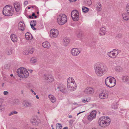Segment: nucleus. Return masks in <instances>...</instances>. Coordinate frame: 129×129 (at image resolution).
I'll list each match as a JSON object with an SVG mask.
<instances>
[{
    "instance_id": "a19ab883",
    "label": "nucleus",
    "mask_w": 129,
    "mask_h": 129,
    "mask_svg": "<svg viewBox=\"0 0 129 129\" xmlns=\"http://www.w3.org/2000/svg\"><path fill=\"white\" fill-rule=\"evenodd\" d=\"M17 113V111H13L10 112L9 114V116H10L12 115H14L15 114H16Z\"/></svg>"
},
{
    "instance_id": "09e8293b",
    "label": "nucleus",
    "mask_w": 129,
    "mask_h": 129,
    "mask_svg": "<svg viewBox=\"0 0 129 129\" xmlns=\"http://www.w3.org/2000/svg\"><path fill=\"white\" fill-rule=\"evenodd\" d=\"M82 100L83 102L85 103L89 101V100L87 99H83Z\"/></svg>"
},
{
    "instance_id": "ea45409f",
    "label": "nucleus",
    "mask_w": 129,
    "mask_h": 129,
    "mask_svg": "<svg viewBox=\"0 0 129 129\" xmlns=\"http://www.w3.org/2000/svg\"><path fill=\"white\" fill-rule=\"evenodd\" d=\"M126 10L127 13L129 14V4H127L126 7Z\"/></svg>"
},
{
    "instance_id": "7ed1b4c3",
    "label": "nucleus",
    "mask_w": 129,
    "mask_h": 129,
    "mask_svg": "<svg viewBox=\"0 0 129 129\" xmlns=\"http://www.w3.org/2000/svg\"><path fill=\"white\" fill-rule=\"evenodd\" d=\"M110 122V119L109 117L103 116L100 118L99 120V124L101 126L105 127L109 125Z\"/></svg>"
},
{
    "instance_id": "c03bdc74",
    "label": "nucleus",
    "mask_w": 129,
    "mask_h": 129,
    "mask_svg": "<svg viewBox=\"0 0 129 129\" xmlns=\"http://www.w3.org/2000/svg\"><path fill=\"white\" fill-rule=\"evenodd\" d=\"M60 91L62 92L67 93L68 92L67 89H60Z\"/></svg>"
},
{
    "instance_id": "7c9ffc66",
    "label": "nucleus",
    "mask_w": 129,
    "mask_h": 129,
    "mask_svg": "<svg viewBox=\"0 0 129 129\" xmlns=\"http://www.w3.org/2000/svg\"><path fill=\"white\" fill-rule=\"evenodd\" d=\"M19 103V101L18 99H16L14 100L13 102L11 104V105H14L15 104H18Z\"/></svg>"
},
{
    "instance_id": "f8f14e48",
    "label": "nucleus",
    "mask_w": 129,
    "mask_h": 129,
    "mask_svg": "<svg viewBox=\"0 0 129 129\" xmlns=\"http://www.w3.org/2000/svg\"><path fill=\"white\" fill-rule=\"evenodd\" d=\"M80 52L78 49L77 48H72L71 50V53L73 56H77Z\"/></svg>"
},
{
    "instance_id": "37998d69",
    "label": "nucleus",
    "mask_w": 129,
    "mask_h": 129,
    "mask_svg": "<svg viewBox=\"0 0 129 129\" xmlns=\"http://www.w3.org/2000/svg\"><path fill=\"white\" fill-rule=\"evenodd\" d=\"M87 118L89 120L91 121L94 118L90 114V115L88 116Z\"/></svg>"
},
{
    "instance_id": "338daca9",
    "label": "nucleus",
    "mask_w": 129,
    "mask_h": 129,
    "mask_svg": "<svg viewBox=\"0 0 129 129\" xmlns=\"http://www.w3.org/2000/svg\"><path fill=\"white\" fill-rule=\"evenodd\" d=\"M10 76L11 77H12V76H13V74H11L10 75Z\"/></svg>"
},
{
    "instance_id": "2f4dec72",
    "label": "nucleus",
    "mask_w": 129,
    "mask_h": 129,
    "mask_svg": "<svg viewBox=\"0 0 129 129\" xmlns=\"http://www.w3.org/2000/svg\"><path fill=\"white\" fill-rule=\"evenodd\" d=\"M84 2L85 5H90L92 4L91 0H85Z\"/></svg>"
},
{
    "instance_id": "13d9d810",
    "label": "nucleus",
    "mask_w": 129,
    "mask_h": 129,
    "mask_svg": "<svg viewBox=\"0 0 129 129\" xmlns=\"http://www.w3.org/2000/svg\"><path fill=\"white\" fill-rule=\"evenodd\" d=\"M36 97L37 99H39V97L37 95H36Z\"/></svg>"
},
{
    "instance_id": "9d476101",
    "label": "nucleus",
    "mask_w": 129,
    "mask_h": 129,
    "mask_svg": "<svg viewBox=\"0 0 129 129\" xmlns=\"http://www.w3.org/2000/svg\"><path fill=\"white\" fill-rule=\"evenodd\" d=\"M43 78L48 82H51L54 80V78L51 75H44Z\"/></svg>"
},
{
    "instance_id": "4468645a",
    "label": "nucleus",
    "mask_w": 129,
    "mask_h": 129,
    "mask_svg": "<svg viewBox=\"0 0 129 129\" xmlns=\"http://www.w3.org/2000/svg\"><path fill=\"white\" fill-rule=\"evenodd\" d=\"M23 106L25 108L31 107L33 105V104L31 102L27 100H24L22 102Z\"/></svg>"
},
{
    "instance_id": "393cba45",
    "label": "nucleus",
    "mask_w": 129,
    "mask_h": 129,
    "mask_svg": "<svg viewBox=\"0 0 129 129\" xmlns=\"http://www.w3.org/2000/svg\"><path fill=\"white\" fill-rule=\"evenodd\" d=\"M84 92L85 94H92L93 93L94 90L93 89H85Z\"/></svg>"
},
{
    "instance_id": "39448f33",
    "label": "nucleus",
    "mask_w": 129,
    "mask_h": 129,
    "mask_svg": "<svg viewBox=\"0 0 129 129\" xmlns=\"http://www.w3.org/2000/svg\"><path fill=\"white\" fill-rule=\"evenodd\" d=\"M12 8L10 6H6L3 9V15L7 16H12L13 13V10L12 9Z\"/></svg>"
},
{
    "instance_id": "aec40b11",
    "label": "nucleus",
    "mask_w": 129,
    "mask_h": 129,
    "mask_svg": "<svg viewBox=\"0 0 129 129\" xmlns=\"http://www.w3.org/2000/svg\"><path fill=\"white\" fill-rule=\"evenodd\" d=\"M127 13L123 14L122 15V17L123 19L127 21L129 20V15Z\"/></svg>"
},
{
    "instance_id": "b1692460",
    "label": "nucleus",
    "mask_w": 129,
    "mask_h": 129,
    "mask_svg": "<svg viewBox=\"0 0 129 129\" xmlns=\"http://www.w3.org/2000/svg\"><path fill=\"white\" fill-rule=\"evenodd\" d=\"M48 98L53 103L56 102V98L53 95L51 94L49 95H48Z\"/></svg>"
},
{
    "instance_id": "1a4fd4ad",
    "label": "nucleus",
    "mask_w": 129,
    "mask_h": 129,
    "mask_svg": "<svg viewBox=\"0 0 129 129\" xmlns=\"http://www.w3.org/2000/svg\"><path fill=\"white\" fill-rule=\"evenodd\" d=\"M50 37L51 38H56L58 34V31L56 29H53L50 31Z\"/></svg>"
},
{
    "instance_id": "4c0bfd02",
    "label": "nucleus",
    "mask_w": 129,
    "mask_h": 129,
    "mask_svg": "<svg viewBox=\"0 0 129 129\" xmlns=\"http://www.w3.org/2000/svg\"><path fill=\"white\" fill-rule=\"evenodd\" d=\"M62 126L59 123H57L56 124V129H61Z\"/></svg>"
},
{
    "instance_id": "f3484780",
    "label": "nucleus",
    "mask_w": 129,
    "mask_h": 129,
    "mask_svg": "<svg viewBox=\"0 0 129 129\" xmlns=\"http://www.w3.org/2000/svg\"><path fill=\"white\" fill-rule=\"evenodd\" d=\"M55 88L57 89H65V86L61 83H58L56 84L55 85Z\"/></svg>"
},
{
    "instance_id": "4d7b16f0",
    "label": "nucleus",
    "mask_w": 129,
    "mask_h": 129,
    "mask_svg": "<svg viewBox=\"0 0 129 129\" xmlns=\"http://www.w3.org/2000/svg\"><path fill=\"white\" fill-rule=\"evenodd\" d=\"M29 18H30V19H33V17L32 16H31L30 15L29 16Z\"/></svg>"
},
{
    "instance_id": "5fc2aeb1",
    "label": "nucleus",
    "mask_w": 129,
    "mask_h": 129,
    "mask_svg": "<svg viewBox=\"0 0 129 129\" xmlns=\"http://www.w3.org/2000/svg\"><path fill=\"white\" fill-rule=\"evenodd\" d=\"M77 0H69L70 1V2H75Z\"/></svg>"
},
{
    "instance_id": "72a5a7b5",
    "label": "nucleus",
    "mask_w": 129,
    "mask_h": 129,
    "mask_svg": "<svg viewBox=\"0 0 129 129\" xmlns=\"http://www.w3.org/2000/svg\"><path fill=\"white\" fill-rule=\"evenodd\" d=\"M82 33L81 31H79L77 33V37L81 39L82 37Z\"/></svg>"
},
{
    "instance_id": "a878e982",
    "label": "nucleus",
    "mask_w": 129,
    "mask_h": 129,
    "mask_svg": "<svg viewBox=\"0 0 129 129\" xmlns=\"http://www.w3.org/2000/svg\"><path fill=\"white\" fill-rule=\"evenodd\" d=\"M70 40L68 38H65L63 39V44L65 46H67L69 43Z\"/></svg>"
},
{
    "instance_id": "0e129e2a",
    "label": "nucleus",
    "mask_w": 129,
    "mask_h": 129,
    "mask_svg": "<svg viewBox=\"0 0 129 129\" xmlns=\"http://www.w3.org/2000/svg\"><path fill=\"white\" fill-rule=\"evenodd\" d=\"M23 91L22 90L21 91V93L22 94H23Z\"/></svg>"
},
{
    "instance_id": "8fccbe9b",
    "label": "nucleus",
    "mask_w": 129,
    "mask_h": 129,
    "mask_svg": "<svg viewBox=\"0 0 129 129\" xmlns=\"http://www.w3.org/2000/svg\"><path fill=\"white\" fill-rule=\"evenodd\" d=\"M34 51V49L33 48H32L30 50V51L29 52V53H30L31 54H32Z\"/></svg>"
},
{
    "instance_id": "473e14b6",
    "label": "nucleus",
    "mask_w": 129,
    "mask_h": 129,
    "mask_svg": "<svg viewBox=\"0 0 129 129\" xmlns=\"http://www.w3.org/2000/svg\"><path fill=\"white\" fill-rule=\"evenodd\" d=\"M97 9L98 11H100L102 9L101 8V4H100L99 3H97Z\"/></svg>"
},
{
    "instance_id": "4be33fe9",
    "label": "nucleus",
    "mask_w": 129,
    "mask_h": 129,
    "mask_svg": "<svg viewBox=\"0 0 129 129\" xmlns=\"http://www.w3.org/2000/svg\"><path fill=\"white\" fill-rule=\"evenodd\" d=\"M75 83L73 77H69L67 80V84H70Z\"/></svg>"
},
{
    "instance_id": "69168bd1",
    "label": "nucleus",
    "mask_w": 129,
    "mask_h": 129,
    "mask_svg": "<svg viewBox=\"0 0 129 129\" xmlns=\"http://www.w3.org/2000/svg\"><path fill=\"white\" fill-rule=\"evenodd\" d=\"M31 91L32 92H33L34 91L33 90H32V89H31Z\"/></svg>"
},
{
    "instance_id": "052dcab7",
    "label": "nucleus",
    "mask_w": 129,
    "mask_h": 129,
    "mask_svg": "<svg viewBox=\"0 0 129 129\" xmlns=\"http://www.w3.org/2000/svg\"><path fill=\"white\" fill-rule=\"evenodd\" d=\"M68 117H69V118H72V116L71 115H70Z\"/></svg>"
},
{
    "instance_id": "a211bd4d",
    "label": "nucleus",
    "mask_w": 129,
    "mask_h": 129,
    "mask_svg": "<svg viewBox=\"0 0 129 129\" xmlns=\"http://www.w3.org/2000/svg\"><path fill=\"white\" fill-rule=\"evenodd\" d=\"M42 45L44 47L46 48H49L50 47V44L48 42H43L42 44Z\"/></svg>"
},
{
    "instance_id": "603ef678",
    "label": "nucleus",
    "mask_w": 129,
    "mask_h": 129,
    "mask_svg": "<svg viewBox=\"0 0 129 129\" xmlns=\"http://www.w3.org/2000/svg\"><path fill=\"white\" fill-rule=\"evenodd\" d=\"M30 25L31 28L33 29V30H36V29L34 27V25Z\"/></svg>"
},
{
    "instance_id": "e2e57ef3",
    "label": "nucleus",
    "mask_w": 129,
    "mask_h": 129,
    "mask_svg": "<svg viewBox=\"0 0 129 129\" xmlns=\"http://www.w3.org/2000/svg\"><path fill=\"white\" fill-rule=\"evenodd\" d=\"M122 36V35L120 34V35H118V37H121V36Z\"/></svg>"
},
{
    "instance_id": "ddd939ff",
    "label": "nucleus",
    "mask_w": 129,
    "mask_h": 129,
    "mask_svg": "<svg viewBox=\"0 0 129 129\" xmlns=\"http://www.w3.org/2000/svg\"><path fill=\"white\" fill-rule=\"evenodd\" d=\"M40 122V120L36 117H33L30 120L31 123L34 125H38Z\"/></svg>"
},
{
    "instance_id": "2eb2a0df",
    "label": "nucleus",
    "mask_w": 129,
    "mask_h": 129,
    "mask_svg": "<svg viewBox=\"0 0 129 129\" xmlns=\"http://www.w3.org/2000/svg\"><path fill=\"white\" fill-rule=\"evenodd\" d=\"M18 29L20 30L23 31L24 30L25 25L23 21H20L18 24Z\"/></svg>"
},
{
    "instance_id": "6ab92c4d",
    "label": "nucleus",
    "mask_w": 129,
    "mask_h": 129,
    "mask_svg": "<svg viewBox=\"0 0 129 129\" xmlns=\"http://www.w3.org/2000/svg\"><path fill=\"white\" fill-rule=\"evenodd\" d=\"M11 38L12 41L14 43L17 42V36L14 34H12L11 36Z\"/></svg>"
},
{
    "instance_id": "6e6d98bb",
    "label": "nucleus",
    "mask_w": 129,
    "mask_h": 129,
    "mask_svg": "<svg viewBox=\"0 0 129 129\" xmlns=\"http://www.w3.org/2000/svg\"><path fill=\"white\" fill-rule=\"evenodd\" d=\"M85 112V111H83L80 112L79 113H77V115H78L82 113H83V112Z\"/></svg>"
},
{
    "instance_id": "f257e3e1",
    "label": "nucleus",
    "mask_w": 129,
    "mask_h": 129,
    "mask_svg": "<svg viewBox=\"0 0 129 129\" xmlns=\"http://www.w3.org/2000/svg\"><path fill=\"white\" fill-rule=\"evenodd\" d=\"M94 68L95 74L99 76L103 75L107 71V68L102 64L99 63H96L94 64Z\"/></svg>"
},
{
    "instance_id": "864d4df0",
    "label": "nucleus",
    "mask_w": 129,
    "mask_h": 129,
    "mask_svg": "<svg viewBox=\"0 0 129 129\" xmlns=\"http://www.w3.org/2000/svg\"><path fill=\"white\" fill-rule=\"evenodd\" d=\"M24 4V5H26L28 4V2L27 1H25Z\"/></svg>"
},
{
    "instance_id": "a18cd8bd",
    "label": "nucleus",
    "mask_w": 129,
    "mask_h": 129,
    "mask_svg": "<svg viewBox=\"0 0 129 129\" xmlns=\"http://www.w3.org/2000/svg\"><path fill=\"white\" fill-rule=\"evenodd\" d=\"M27 88H33V85L31 84H29L27 85Z\"/></svg>"
},
{
    "instance_id": "c756f323",
    "label": "nucleus",
    "mask_w": 129,
    "mask_h": 129,
    "mask_svg": "<svg viewBox=\"0 0 129 129\" xmlns=\"http://www.w3.org/2000/svg\"><path fill=\"white\" fill-rule=\"evenodd\" d=\"M118 107V105L116 103H113L111 106L112 108L114 109H117Z\"/></svg>"
},
{
    "instance_id": "680f3d73",
    "label": "nucleus",
    "mask_w": 129,
    "mask_h": 129,
    "mask_svg": "<svg viewBox=\"0 0 129 129\" xmlns=\"http://www.w3.org/2000/svg\"><path fill=\"white\" fill-rule=\"evenodd\" d=\"M63 129H68V128L67 127H65L63 128Z\"/></svg>"
},
{
    "instance_id": "6e6552de",
    "label": "nucleus",
    "mask_w": 129,
    "mask_h": 129,
    "mask_svg": "<svg viewBox=\"0 0 129 129\" xmlns=\"http://www.w3.org/2000/svg\"><path fill=\"white\" fill-rule=\"evenodd\" d=\"M71 15L74 21H78V19L79 12L77 10H75L72 11L71 12Z\"/></svg>"
},
{
    "instance_id": "f704fd0d",
    "label": "nucleus",
    "mask_w": 129,
    "mask_h": 129,
    "mask_svg": "<svg viewBox=\"0 0 129 129\" xmlns=\"http://www.w3.org/2000/svg\"><path fill=\"white\" fill-rule=\"evenodd\" d=\"M115 70L116 71L120 72L122 70V69L120 66H117L115 67Z\"/></svg>"
},
{
    "instance_id": "79ce46f5",
    "label": "nucleus",
    "mask_w": 129,
    "mask_h": 129,
    "mask_svg": "<svg viewBox=\"0 0 129 129\" xmlns=\"http://www.w3.org/2000/svg\"><path fill=\"white\" fill-rule=\"evenodd\" d=\"M30 25L36 26V22L35 20H33L31 21L30 23Z\"/></svg>"
},
{
    "instance_id": "423d86ee",
    "label": "nucleus",
    "mask_w": 129,
    "mask_h": 129,
    "mask_svg": "<svg viewBox=\"0 0 129 129\" xmlns=\"http://www.w3.org/2000/svg\"><path fill=\"white\" fill-rule=\"evenodd\" d=\"M67 17L65 14H61L57 17V21L60 25H62L65 24L67 21Z\"/></svg>"
},
{
    "instance_id": "bb28decb",
    "label": "nucleus",
    "mask_w": 129,
    "mask_h": 129,
    "mask_svg": "<svg viewBox=\"0 0 129 129\" xmlns=\"http://www.w3.org/2000/svg\"><path fill=\"white\" fill-rule=\"evenodd\" d=\"M122 80L124 82L126 83H129V77L127 76H123Z\"/></svg>"
},
{
    "instance_id": "e433bc0d",
    "label": "nucleus",
    "mask_w": 129,
    "mask_h": 129,
    "mask_svg": "<svg viewBox=\"0 0 129 129\" xmlns=\"http://www.w3.org/2000/svg\"><path fill=\"white\" fill-rule=\"evenodd\" d=\"M82 9V11L84 13L87 12L89 10L88 9V8L84 7H83Z\"/></svg>"
},
{
    "instance_id": "bf43d9fd",
    "label": "nucleus",
    "mask_w": 129,
    "mask_h": 129,
    "mask_svg": "<svg viewBox=\"0 0 129 129\" xmlns=\"http://www.w3.org/2000/svg\"><path fill=\"white\" fill-rule=\"evenodd\" d=\"M35 14L34 13H33L32 14V16L33 17L34 16H35Z\"/></svg>"
},
{
    "instance_id": "20e7f679",
    "label": "nucleus",
    "mask_w": 129,
    "mask_h": 129,
    "mask_svg": "<svg viewBox=\"0 0 129 129\" xmlns=\"http://www.w3.org/2000/svg\"><path fill=\"white\" fill-rule=\"evenodd\" d=\"M105 83L106 85L109 88L114 87L116 84V81L113 77H107L105 80Z\"/></svg>"
},
{
    "instance_id": "c85d7f7f",
    "label": "nucleus",
    "mask_w": 129,
    "mask_h": 129,
    "mask_svg": "<svg viewBox=\"0 0 129 129\" xmlns=\"http://www.w3.org/2000/svg\"><path fill=\"white\" fill-rule=\"evenodd\" d=\"M106 29L104 27H102L100 28V34L102 35H105L106 33Z\"/></svg>"
},
{
    "instance_id": "58836bf2",
    "label": "nucleus",
    "mask_w": 129,
    "mask_h": 129,
    "mask_svg": "<svg viewBox=\"0 0 129 129\" xmlns=\"http://www.w3.org/2000/svg\"><path fill=\"white\" fill-rule=\"evenodd\" d=\"M37 61V59L34 57L31 58L30 59V62L32 63H35Z\"/></svg>"
},
{
    "instance_id": "9b49d317",
    "label": "nucleus",
    "mask_w": 129,
    "mask_h": 129,
    "mask_svg": "<svg viewBox=\"0 0 129 129\" xmlns=\"http://www.w3.org/2000/svg\"><path fill=\"white\" fill-rule=\"evenodd\" d=\"M108 92L105 90L100 94V98L102 99H106L108 98Z\"/></svg>"
},
{
    "instance_id": "de8ad7c7",
    "label": "nucleus",
    "mask_w": 129,
    "mask_h": 129,
    "mask_svg": "<svg viewBox=\"0 0 129 129\" xmlns=\"http://www.w3.org/2000/svg\"><path fill=\"white\" fill-rule=\"evenodd\" d=\"M5 107L3 105H1L0 107V110H1V111H3L5 110Z\"/></svg>"
},
{
    "instance_id": "dca6fc26",
    "label": "nucleus",
    "mask_w": 129,
    "mask_h": 129,
    "mask_svg": "<svg viewBox=\"0 0 129 129\" xmlns=\"http://www.w3.org/2000/svg\"><path fill=\"white\" fill-rule=\"evenodd\" d=\"M14 6L15 11L18 12L21 9V6L20 3L17 2H16L14 3Z\"/></svg>"
},
{
    "instance_id": "0eeeda50",
    "label": "nucleus",
    "mask_w": 129,
    "mask_h": 129,
    "mask_svg": "<svg viewBox=\"0 0 129 129\" xmlns=\"http://www.w3.org/2000/svg\"><path fill=\"white\" fill-rule=\"evenodd\" d=\"M121 51L120 50L114 49L112 51L108 52L107 55L110 58L113 59L117 57V55Z\"/></svg>"
},
{
    "instance_id": "412c9836",
    "label": "nucleus",
    "mask_w": 129,
    "mask_h": 129,
    "mask_svg": "<svg viewBox=\"0 0 129 129\" xmlns=\"http://www.w3.org/2000/svg\"><path fill=\"white\" fill-rule=\"evenodd\" d=\"M25 37L26 39L28 40H31L33 38L32 35L29 33H27L25 34Z\"/></svg>"
},
{
    "instance_id": "f03ea898",
    "label": "nucleus",
    "mask_w": 129,
    "mask_h": 129,
    "mask_svg": "<svg viewBox=\"0 0 129 129\" xmlns=\"http://www.w3.org/2000/svg\"><path fill=\"white\" fill-rule=\"evenodd\" d=\"M18 76L22 78H25L29 76V73L26 69L23 67H21L17 70Z\"/></svg>"
},
{
    "instance_id": "c9c22d12",
    "label": "nucleus",
    "mask_w": 129,
    "mask_h": 129,
    "mask_svg": "<svg viewBox=\"0 0 129 129\" xmlns=\"http://www.w3.org/2000/svg\"><path fill=\"white\" fill-rule=\"evenodd\" d=\"M90 114L94 118L95 117L96 115V112L95 111H93L90 113Z\"/></svg>"
},
{
    "instance_id": "3c124183",
    "label": "nucleus",
    "mask_w": 129,
    "mask_h": 129,
    "mask_svg": "<svg viewBox=\"0 0 129 129\" xmlns=\"http://www.w3.org/2000/svg\"><path fill=\"white\" fill-rule=\"evenodd\" d=\"M8 92L7 91H4V94L5 95H7V94H8Z\"/></svg>"
},
{
    "instance_id": "5701e85b",
    "label": "nucleus",
    "mask_w": 129,
    "mask_h": 129,
    "mask_svg": "<svg viewBox=\"0 0 129 129\" xmlns=\"http://www.w3.org/2000/svg\"><path fill=\"white\" fill-rule=\"evenodd\" d=\"M67 87L69 88L75 89H75H76L77 86L75 83H73L72 84H67Z\"/></svg>"
},
{
    "instance_id": "774afa93",
    "label": "nucleus",
    "mask_w": 129,
    "mask_h": 129,
    "mask_svg": "<svg viewBox=\"0 0 129 129\" xmlns=\"http://www.w3.org/2000/svg\"><path fill=\"white\" fill-rule=\"evenodd\" d=\"M31 129H37L36 128H31Z\"/></svg>"
},
{
    "instance_id": "cd10ccee",
    "label": "nucleus",
    "mask_w": 129,
    "mask_h": 129,
    "mask_svg": "<svg viewBox=\"0 0 129 129\" xmlns=\"http://www.w3.org/2000/svg\"><path fill=\"white\" fill-rule=\"evenodd\" d=\"M5 52L7 55H10L12 53V50L11 48H7L6 49Z\"/></svg>"
},
{
    "instance_id": "49530a36",
    "label": "nucleus",
    "mask_w": 129,
    "mask_h": 129,
    "mask_svg": "<svg viewBox=\"0 0 129 129\" xmlns=\"http://www.w3.org/2000/svg\"><path fill=\"white\" fill-rule=\"evenodd\" d=\"M29 51L27 50H25L23 52V54L25 55H27L29 54Z\"/></svg>"
}]
</instances>
